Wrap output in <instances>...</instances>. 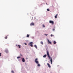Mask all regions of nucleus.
I'll use <instances>...</instances> for the list:
<instances>
[{
	"instance_id": "0eeeda50",
	"label": "nucleus",
	"mask_w": 73,
	"mask_h": 73,
	"mask_svg": "<svg viewBox=\"0 0 73 73\" xmlns=\"http://www.w3.org/2000/svg\"><path fill=\"white\" fill-rule=\"evenodd\" d=\"M47 65L48 66V67H49V68H50V65L49 64V63H47Z\"/></svg>"
},
{
	"instance_id": "f03ea898",
	"label": "nucleus",
	"mask_w": 73,
	"mask_h": 73,
	"mask_svg": "<svg viewBox=\"0 0 73 73\" xmlns=\"http://www.w3.org/2000/svg\"><path fill=\"white\" fill-rule=\"evenodd\" d=\"M37 58H36L35 60V62L37 64H38V61H37Z\"/></svg>"
},
{
	"instance_id": "39448f33",
	"label": "nucleus",
	"mask_w": 73,
	"mask_h": 73,
	"mask_svg": "<svg viewBox=\"0 0 73 73\" xmlns=\"http://www.w3.org/2000/svg\"><path fill=\"white\" fill-rule=\"evenodd\" d=\"M22 61L23 62H25V59H24V58H22Z\"/></svg>"
},
{
	"instance_id": "cd10ccee",
	"label": "nucleus",
	"mask_w": 73,
	"mask_h": 73,
	"mask_svg": "<svg viewBox=\"0 0 73 73\" xmlns=\"http://www.w3.org/2000/svg\"><path fill=\"white\" fill-rule=\"evenodd\" d=\"M25 45H27V44H26V43H25Z\"/></svg>"
},
{
	"instance_id": "a878e982",
	"label": "nucleus",
	"mask_w": 73,
	"mask_h": 73,
	"mask_svg": "<svg viewBox=\"0 0 73 73\" xmlns=\"http://www.w3.org/2000/svg\"><path fill=\"white\" fill-rule=\"evenodd\" d=\"M21 57H23V55L21 54Z\"/></svg>"
},
{
	"instance_id": "7ed1b4c3",
	"label": "nucleus",
	"mask_w": 73,
	"mask_h": 73,
	"mask_svg": "<svg viewBox=\"0 0 73 73\" xmlns=\"http://www.w3.org/2000/svg\"><path fill=\"white\" fill-rule=\"evenodd\" d=\"M49 23H50L52 24H54V22L53 21H49Z\"/></svg>"
},
{
	"instance_id": "423d86ee",
	"label": "nucleus",
	"mask_w": 73,
	"mask_h": 73,
	"mask_svg": "<svg viewBox=\"0 0 73 73\" xmlns=\"http://www.w3.org/2000/svg\"><path fill=\"white\" fill-rule=\"evenodd\" d=\"M34 25L35 24H34V23L33 22L30 24V25H31V26H32V25Z\"/></svg>"
},
{
	"instance_id": "ddd939ff",
	"label": "nucleus",
	"mask_w": 73,
	"mask_h": 73,
	"mask_svg": "<svg viewBox=\"0 0 73 73\" xmlns=\"http://www.w3.org/2000/svg\"><path fill=\"white\" fill-rule=\"evenodd\" d=\"M18 47H19V48H21V46H20V45H18Z\"/></svg>"
},
{
	"instance_id": "bb28decb",
	"label": "nucleus",
	"mask_w": 73,
	"mask_h": 73,
	"mask_svg": "<svg viewBox=\"0 0 73 73\" xmlns=\"http://www.w3.org/2000/svg\"><path fill=\"white\" fill-rule=\"evenodd\" d=\"M48 35V34H45V36H47Z\"/></svg>"
},
{
	"instance_id": "c85d7f7f",
	"label": "nucleus",
	"mask_w": 73,
	"mask_h": 73,
	"mask_svg": "<svg viewBox=\"0 0 73 73\" xmlns=\"http://www.w3.org/2000/svg\"><path fill=\"white\" fill-rule=\"evenodd\" d=\"M16 46H17H17H18L17 45V44H16Z\"/></svg>"
},
{
	"instance_id": "aec40b11",
	"label": "nucleus",
	"mask_w": 73,
	"mask_h": 73,
	"mask_svg": "<svg viewBox=\"0 0 73 73\" xmlns=\"http://www.w3.org/2000/svg\"><path fill=\"white\" fill-rule=\"evenodd\" d=\"M38 66H40V64H38V65H37Z\"/></svg>"
},
{
	"instance_id": "2eb2a0df",
	"label": "nucleus",
	"mask_w": 73,
	"mask_h": 73,
	"mask_svg": "<svg viewBox=\"0 0 73 73\" xmlns=\"http://www.w3.org/2000/svg\"><path fill=\"white\" fill-rule=\"evenodd\" d=\"M27 37H29V35L27 34Z\"/></svg>"
},
{
	"instance_id": "b1692460",
	"label": "nucleus",
	"mask_w": 73,
	"mask_h": 73,
	"mask_svg": "<svg viewBox=\"0 0 73 73\" xmlns=\"http://www.w3.org/2000/svg\"><path fill=\"white\" fill-rule=\"evenodd\" d=\"M51 37H52L53 36V35L52 34H51L50 35Z\"/></svg>"
},
{
	"instance_id": "f8f14e48",
	"label": "nucleus",
	"mask_w": 73,
	"mask_h": 73,
	"mask_svg": "<svg viewBox=\"0 0 73 73\" xmlns=\"http://www.w3.org/2000/svg\"><path fill=\"white\" fill-rule=\"evenodd\" d=\"M40 44L42 45H43L44 44V43H43V42H42V41L40 42Z\"/></svg>"
},
{
	"instance_id": "a211bd4d",
	"label": "nucleus",
	"mask_w": 73,
	"mask_h": 73,
	"mask_svg": "<svg viewBox=\"0 0 73 73\" xmlns=\"http://www.w3.org/2000/svg\"><path fill=\"white\" fill-rule=\"evenodd\" d=\"M5 52L6 53H8V50H5Z\"/></svg>"
},
{
	"instance_id": "4be33fe9",
	"label": "nucleus",
	"mask_w": 73,
	"mask_h": 73,
	"mask_svg": "<svg viewBox=\"0 0 73 73\" xmlns=\"http://www.w3.org/2000/svg\"><path fill=\"white\" fill-rule=\"evenodd\" d=\"M42 27H45V25H42Z\"/></svg>"
},
{
	"instance_id": "6e6552de",
	"label": "nucleus",
	"mask_w": 73,
	"mask_h": 73,
	"mask_svg": "<svg viewBox=\"0 0 73 73\" xmlns=\"http://www.w3.org/2000/svg\"><path fill=\"white\" fill-rule=\"evenodd\" d=\"M29 45H31V44L32 45V44H33V42H30L29 43Z\"/></svg>"
},
{
	"instance_id": "f3484780",
	"label": "nucleus",
	"mask_w": 73,
	"mask_h": 73,
	"mask_svg": "<svg viewBox=\"0 0 73 73\" xmlns=\"http://www.w3.org/2000/svg\"><path fill=\"white\" fill-rule=\"evenodd\" d=\"M7 36H5V39H7Z\"/></svg>"
},
{
	"instance_id": "4468645a",
	"label": "nucleus",
	"mask_w": 73,
	"mask_h": 73,
	"mask_svg": "<svg viewBox=\"0 0 73 73\" xmlns=\"http://www.w3.org/2000/svg\"><path fill=\"white\" fill-rule=\"evenodd\" d=\"M54 44H56V41H54Z\"/></svg>"
},
{
	"instance_id": "9b49d317",
	"label": "nucleus",
	"mask_w": 73,
	"mask_h": 73,
	"mask_svg": "<svg viewBox=\"0 0 73 73\" xmlns=\"http://www.w3.org/2000/svg\"><path fill=\"white\" fill-rule=\"evenodd\" d=\"M34 47H35V48H36V49L37 48V46H36V45H35Z\"/></svg>"
},
{
	"instance_id": "6ab92c4d",
	"label": "nucleus",
	"mask_w": 73,
	"mask_h": 73,
	"mask_svg": "<svg viewBox=\"0 0 73 73\" xmlns=\"http://www.w3.org/2000/svg\"><path fill=\"white\" fill-rule=\"evenodd\" d=\"M21 58V57L18 56V57H17V58H18V59H19V58Z\"/></svg>"
},
{
	"instance_id": "393cba45",
	"label": "nucleus",
	"mask_w": 73,
	"mask_h": 73,
	"mask_svg": "<svg viewBox=\"0 0 73 73\" xmlns=\"http://www.w3.org/2000/svg\"><path fill=\"white\" fill-rule=\"evenodd\" d=\"M1 53H0V57L1 56Z\"/></svg>"
},
{
	"instance_id": "1a4fd4ad",
	"label": "nucleus",
	"mask_w": 73,
	"mask_h": 73,
	"mask_svg": "<svg viewBox=\"0 0 73 73\" xmlns=\"http://www.w3.org/2000/svg\"><path fill=\"white\" fill-rule=\"evenodd\" d=\"M58 15V14H56V15L55 16V19H57V16Z\"/></svg>"
},
{
	"instance_id": "412c9836",
	"label": "nucleus",
	"mask_w": 73,
	"mask_h": 73,
	"mask_svg": "<svg viewBox=\"0 0 73 73\" xmlns=\"http://www.w3.org/2000/svg\"><path fill=\"white\" fill-rule=\"evenodd\" d=\"M47 11H50L49 9H47Z\"/></svg>"
},
{
	"instance_id": "f257e3e1",
	"label": "nucleus",
	"mask_w": 73,
	"mask_h": 73,
	"mask_svg": "<svg viewBox=\"0 0 73 73\" xmlns=\"http://www.w3.org/2000/svg\"><path fill=\"white\" fill-rule=\"evenodd\" d=\"M47 54L48 57L49 59H51L50 61L51 62V64H52V59L51 57H50V56L49 55V52L48 51H47Z\"/></svg>"
},
{
	"instance_id": "9d476101",
	"label": "nucleus",
	"mask_w": 73,
	"mask_h": 73,
	"mask_svg": "<svg viewBox=\"0 0 73 73\" xmlns=\"http://www.w3.org/2000/svg\"><path fill=\"white\" fill-rule=\"evenodd\" d=\"M46 57V55L45 54L44 56H43V57H44V58Z\"/></svg>"
},
{
	"instance_id": "c756f323",
	"label": "nucleus",
	"mask_w": 73,
	"mask_h": 73,
	"mask_svg": "<svg viewBox=\"0 0 73 73\" xmlns=\"http://www.w3.org/2000/svg\"><path fill=\"white\" fill-rule=\"evenodd\" d=\"M26 59H28V58H26Z\"/></svg>"
},
{
	"instance_id": "dca6fc26",
	"label": "nucleus",
	"mask_w": 73,
	"mask_h": 73,
	"mask_svg": "<svg viewBox=\"0 0 73 73\" xmlns=\"http://www.w3.org/2000/svg\"><path fill=\"white\" fill-rule=\"evenodd\" d=\"M30 46H31V47H33V44H31V45H30Z\"/></svg>"
},
{
	"instance_id": "5701e85b",
	"label": "nucleus",
	"mask_w": 73,
	"mask_h": 73,
	"mask_svg": "<svg viewBox=\"0 0 73 73\" xmlns=\"http://www.w3.org/2000/svg\"><path fill=\"white\" fill-rule=\"evenodd\" d=\"M53 31H54V30H55V29H52Z\"/></svg>"
},
{
	"instance_id": "20e7f679",
	"label": "nucleus",
	"mask_w": 73,
	"mask_h": 73,
	"mask_svg": "<svg viewBox=\"0 0 73 73\" xmlns=\"http://www.w3.org/2000/svg\"><path fill=\"white\" fill-rule=\"evenodd\" d=\"M47 40L48 41V44H52V42H50V41H49V39H48Z\"/></svg>"
}]
</instances>
